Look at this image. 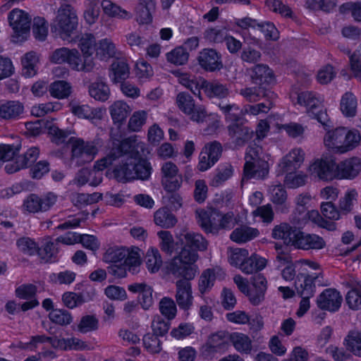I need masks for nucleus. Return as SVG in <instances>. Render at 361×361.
Returning a JSON list of instances; mask_svg holds the SVG:
<instances>
[{"mask_svg":"<svg viewBox=\"0 0 361 361\" xmlns=\"http://www.w3.org/2000/svg\"><path fill=\"white\" fill-rule=\"evenodd\" d=\"M259 235V231L257 228L244 225L234 229L231 233L230 238L237 243H245Z\"/></svg>","mask_w":361,"mask_h":361,"instance_id":"7c9ffc66","label":"nucleus"},{"mask_svg":"<svg viewBox=\"0 0 361 361\" xmlns=\"http://www.w3.org/2000/svg\"><path fill=\"white\" fill-rule=\"evenodd\" d=\"M145 264L147 270L152 274L156 273L160 269L162 265V259L157 248L151 247L147 251Z\"/></svg>","mask_w":361,"mask_h":361,"instance_id":"79ce46f5","label":"nucleus"},{"mask_svg":"<svg viewBox=\"0 0 361 361\" xmlns=\"http://www.w3.org/2000/svg\"><path fill=\"white\" fill-rule=\"evenodd\" d=\"M298 231L296 228L287 223L276 225L272 230L271 236L274 239H280L288 245H295Z\"/></svg>","mask_w":361,"mask_h":361,"instance_id":"393cba45","label":"nucleus"},{"mask_svg":"<svg viewBox=\"0 0 361 361\" xmlns=\"http://www.w3.org/2000/svg\"><path fill=\"white\" fill-rule=\"evenodd\" d=\"M328 281L324 280L322 272L312 275L299 274L295 281L297 293L300 297L312 298L315 292L316 286H325Z\"/></svg>","mask_w":361,"mask_h":361,"instance_id":"6e6552de","label":"nucleus"},{"mask_svg":"<svg viewBox=\"0 0 361 361\" xmlns=\"http://www.w3.org/2000/svg\"><path fill=\"white\" fill-rule=\"evenodd\" d=\"M230 336L231 333L225 330L210 334L202 347L203 353L207 355H211L224 352L229 345Z\"/></svg>","mask_w":361,"mask_h":361,"instance_id":"9d476101","label":"nucleus"},{"mask_svg":"<svg viewBox=\"0 0 361 361\" xmlns=\"http://www.w3.org/2000/svg\"><path fill=\"white\" fill-rule=\"evenodd\" d=\"M68 65L74 71L86 73L92 71L95 66L92 58L85 55L82 57L75 49H73Z\"/></svg>","mask_w":361,"mask_h":361,"instance_id":"cd10ccee","label":"nucleus"},{"mask_svg":"<svg viewBox=\"0 0 361 361\" xmlns=\"http://www.w3.org/2000/svg\"><path fill=\"white\" fill-rule=\"evenodd\" d=\"M266 265L267 260L264 258L252 255L250 257H247L240 269L245 274H252L262 270Z\"/></svg>","mask_w":361,"mask_h":361,"instance_id":"c9c22d12","label":"nucleus"},{"mask_svg":"<svg viewBox=\"0 0 361 361\" xmlns=\"http://www.w3.org/2000/svg\"><path fill=\"white\" fill-rule=\"evenodd\" d=\"M145 349L152 354L159 353L161 350V343L158 336L153 334H146L142 339Z\"/></svg>","mask_w":361,"mask_h":361,"instance_id":"0e129e2a","label":"nucleus"},{"mask_svg":"<svg viewBox=\"0 0 361 361\" xmlns=\"http://www.w3.org/2000/svg\"><path fill=\"white\" fill-rule=\"evenodd\" d=\"M189 54L183 46L176 47L166 54V59L169 62L177 66L186 63L188 61Z\"/></svg>","mask_w":361,"mask_h":361,"instance_id":"864d4df0","label":"nucleus"},{"mask_svg":"<svg viewBox=\"0 0 361 361\" xmlns=\"http://www.w3.org/2000/svg\"><path fill=\"white\" fill-rule=\"evenodd\" d=\"M50 320L59 325H68L72 322L71 314L64 310H53L49 314Z\"/></svg>","mask_w":361,"mask_h":361,"instance_id":"338daca9","label":"nucleus"},{"mask_svg":"<svg viewBox=\"0 0 361 361\" xmlns=\"http://www.w3.org/2000/svg\"><path fill=\"white\" fill-rule=\"evenodd\" d=\"M32 32L36 39L45 40L48 34V26L44 18L40 17L34 18Z\"/></svg>","mask_w":361,"mask_h":361,"instance_id":"052dcab7","label":"nucleus"},{"mask_svg":"<svg viewBox=\"0 0 361 361\" xmlns=\"http://www.w3.org/2000/svg\"><path fill=\"white\" fill-rule=\"evenodd\" d=\"M305 159V153L300 148H294L284 156L278 164L280 173L293 171L300 168Z\"/></svg>","mask_w":361,"mask_h":361,"instance_id":"6ab92c4d","label":"nucleus"},{"mask_svg":"<svg viewBox=\"0 0 361 361\" xmlns=\"http://www.w3.org/2000/svg\"><path fill=\"white\" fill-rule=\"evenodd\" d=\"M128 290L133 293L140 294L139 302L141 307L147 310L154 304L153 288L145 282L133 283L128 285Z\"/></svg>","mask_w":361,"mask_h":361,"instance_id":"aec40b11","label":"nucleus"},{"mask_svg":"<svg viewBox=\"0 0 361 361\" xmlns=\"http://www.w3.org/2000/svg\"><path fill=\"white\" fill-rule=\"evenodd\" d=\"M176 104L178 109L190 118L195 122H203L207 116L204 106L195 104L192 97L185 92H180L176 98Z\"/></svg>","mask_w":361,"mask_h":361,"instance_id":"0eeeda50","label":"nucleus"},{"mask_svg":"<svg viewBox=\"0 0 361 361\" xmlns=\"http://www.w3.org/2000/svg\"><path fill=\"white\" fill-rule=\"evenodd\" d=\"M88 91L91 97L102 102L107 101L111 94L109 86L101 80L91 83Z\"/></svg>","mask_w":361,"mask_h":361,"instance_id":"e433bc0d","label":"nucleus"},{"mask_svg":"<svg viewBox=\"0 0 361 361\" xmlns=\"http://www.w3.org/2000/svg\"><path fill=\"white\" fill-rule=\"evenodd\" d=\"M325 129L327 133L324 137L325 146L336 153H345L356 147L360 140L357 130H347L345 128L335 130Z\"/></svg>","mask_w":361,"mask_h":361,"instance_id":"f03ea898","label":"nucleus"},{"mask_svg":"<svg viewBox=\"0 0 361 361\" xmlns=\"http://www.w3.org/2000/svg\"><path fill=\"white\" fill-rule=\"evenodd\" d=\"M78 16L70 4L61 6L51 25V31L63 40H68L78 27Z\"/></svg>","mask_w":361,"mask_h":361,"instance_id":"20e7f679","label":"nucleus"},{"mask_svg":"<svg viewBox=\"0 0 361 361\" xmlns=\"http://www.w3.org/2000/svg\"><path fill=\"white\" fill-rule=\"evenodd\" d=\"M233 173V167L230 164H226L219 167L216 173L212 180L211 185L219 187L229 179Z\"/></svg>","mask_w":361,"mask_h":361,"instance_id":"09e8293b","label":"nucleus"},{"mask_svg":"<svg viewBox=\"0 0 361 361\" xmlns=\"http://www.w3.org/2000/svg\"><path fill=\"white\" fill-rule=\"evenodd\" d=\"M239 94L249 102H256L264 97H269L271 92L262 87H244L240 90Z\"/></svg>","mask_w":361,"mask_h":361,"instance_id":"ea45409f","label":"nucleus"},{"mask_svg":"<svg viewBox=\"0 0 361 361\" xmlns=\"http://www.w3.org/2000/svg\"><path fill=\"white\" fill-rule=\"evenodd\" d=\"M148 116L147 111L138 110L133 113L128 123V128L131 132H139L145 125Z\"/></svg>","mask_w":361,"mask_h":361,"instance_id":"a18cd8bd","label":"nucleus"},{"mask_svg":"<svg viewBox=\"0 0 361 361\" xmlns=\"http://www.w3.org/2000/svg\"><path fill=\"white\" fill-rule=\"evenodd\" d=\"M347 348L354 355L361 356V333L351 331L345 338Z\"/></svg>","mask_w":361,"mask_h":361,"instance_id":"13d9d810","label":"nucleus"},{"mask_svg":"<svg viewBox=\"0 0 361 361\" xmlns=\"http://www.w3.org/2000/svg\"><path fill=\"white\" fill-rule=\"evenodd\" d=\"M357 192L352 189L345 192L339 200L338 209L341 214H348L352 212L355 202H357Z\"/></svg>","mask_w":361,"mask_h":361,"instance_id":"de8ad7c7","label":"nucleus"},{"mask_svg":"<svg viewBox=\"0 0 361 361\" xmlns=\"http://www.w3.org/2000/svg\"><path fill=\"white\" fill-rule=\"evenodd\" d=\"M228 130L229 135L236 145H243L250 137V129L244 126L241 122L231 123Z\"/></svg>","mask_w":361,"mask_h":361,"instance_id":"2f4dec72","label":"nucleus"},{"mask_svg":"<svg viewBox=\"0 0 361 361\" xmlns=\"http://www.w3.org/2000/svg\"><path fill=\"white\" fill-rule=\"evenodd\" d=\"M197 258V253L183 248L179 255L167 264V271L176 278H182L180 280H192L197 272L195 264Z\"/></svg>","mask_w":361,"mask_h":361,"instance_id":"7ed1b4c3","label":"nucleus"},{"mask_svg":"<svg viewBox=\"0 0 361 361\" xmlns=\"http://www.w3.org/2000/svg\"><path fill=\"white\" fill-rule=\"evenodd\" d=\"M71 111L79 118H83L93 121L102 120L105 113V109L102 108H92L87 104H71Z\"/></svg>","mask_w":361,"mask_h":361,"instance_id":"b1692460","label":"nucleus"},{"mask_svg":"<svg viewBox=\"0 0 361 361\" xmlns=\"http://www.w3.org/2000/svg\"><path fill=\"white\" fill-rule=\"evenodd\" d=\"M357 99L351 92H346L341 99L340 108L347 117H354L357 113Z\"/></svg>","mask_w":361,"mask_h":361,"instance_id":"37998d69","label":"nucleus"},{"mask_svg":"<svg viewBox=\"0 0 361 361\" xmlns=\"http://www.w3.org/2000/svg\"><path fill=\"white\" fill-rule=\"evenodd\" d=\"M145 145L142 142H138L136 136L130 137L123 140L119 147L113 149L109 154H114L112 158L115 160L121 158V164L114 170L115 177L118 180L126 182L137 179L136 162L138 160V152L144 153Z\"/></svg>","mask_w":361,"mask_h":361,"instance_id":"f257e3e1","label":"nucleus"},{"mask_svg":"<svg viewBox=\"0 0 361 361\" xmlns=\"http://www.w3.org/2000/svg\"><path fill=\"white\" fill-rule=\"evenodd\" d=\"M346 302L353 310L361 309V283L353 288L346 295Z\"/></svg>","mask_w":361,"mask_h":361,"instance_id":"4d7b16f0","label":"nucleus"},{"mask_svg":"<svg viewBox=\"0 0 361 361\" xmlns=\"http://www.w3.org/2000/svg\"><path fill=\"white\" fill-rule=\"evenodd\" d=\"M202 86L204 92L210 98L217 97L223 99L229 94V90L226 85L217 80L212 82L204 81Z\"/></svg>","mask_w":361,"mask_h":361,"instance_id":"473e14b6","label":"nucleus"},{"mask_svg":"<svg viewBox=\"0 0 361 361\" xmlns=\"http://www.w3.org/2000/svg\"><path fill=\"white\" fill-rule=\"evenodd\" d=\"M16 245L20 251L27 255H33L37 253L38 245L31 238L23 237L19 238Z\"/></svg>","mask_w":361,"mask_h":361,"instance_id":"774afa93","label":"nucleus"},{"mask_svg":"<svg viewBox=\"0 0 361 361\" xmlns=\"http://www.w3.org/2000/svg\"><path fill=\"white\" fill-rule=\"evenodd\" d=\"M324 240L316 234L298 231L294 247L305 250H320L325 247Z\"/></svg>","mask_w":361,"mask_h":361,"instance_id":"412c9836","label":"nucleus"},{"mask_svg":"<svg viewBox=\"0 0 361 361\" xmlns=\"http://www.w3.org/2000/svg\"><path fill=\"white\" fill-rule=\"evenodd\" d=\"M8 20L10 26L18 35L25 34L30 30L31 18L23 10H12L8 14Z\"/></svg>","mask_w":361,"mask_h":361,"instance_id":"dca6fc26","label":"nucleus"},{"mask_svg":"<svg viewBox=\"0 0 361 361\" xmlns=\"http://www.w3.org/2000/svg\"><path fill=\"white\" fill-rule=\"evenodd\" d=\"M140 249L137 247L127 248L124 264L129 272L136 274L140 271L141 264Z\"/></svg>","mask_w":361,"mask_h":361,"instance_id":"72a5a7b5","label":"nucleus"},{"mask_svg":"<svg viewBox=\"0 0 361 361\" xmlns=\"http://www.w3.org/2000/svg\"><path fill=\"white\" fill-rule=\"evenodd\" d=\"M323 99L312 92H302L298 95V103L306 108L307 114L312 118L316 119L324 129L332 127L326 110L321 108Z\"/></svg>","mask_w":361,"mask_h":361,"instance_id":"39448f33","label":"nucleus"},{"mask_svg":"<svg viewBox=\"0 0 361 361\" xmlns=\"http://www.w3.org/2000/svg\"><path fill=\"white\" fill-rule=\"evenodd\" d=\"M219 217V213L215 210L200 209L196 211L197 224L206 233H217L216 218Z\"/></svg>","mask_w":361,"mask_h":361,"instance_id":"5701e85b","label":"nucleus"},{"mask_svg":"<svg viewBox=\"0 0 361 361\" xmlns=\"http://www.w3.org/2000/svg\"><path fill=\"white\" fill-rule=\"evenodd\" d=\"M95 50L97 56L104 61L115 57L117 51L115 44L109 38L99 40Z\"/></svg>","mask_w":361,"mask_h":361,"instance_id":"f704fd0d","label":"nucleus"},{"mask_svg":"<svg viewBox=\"0 0 361 361\" xmlns=\"http://www.w3.org/2000/svg\"><path fill=\"white\" fill-rule=\"evenodd\" d=\"M258 166L259 165L257 163H255L254 164H251L250 166L248 168H247V166H244L243 178L242 179V181H244L245 179L249 180L251 178H264L269 173V164L267 161L266 170L262 175V171H261V167Z\"/></svg>","mask_w":361,"mask_h":361,"instance_id":"bf43d9fd","label":"nucleus"},{"mask_svg":"<svg viewBox=\"0 0 361 361\" xmlns=\"http://www.w3.org/2000/svg\"><path fill=\"white\" fill-rule=\"evenodd\" d=\"M78 47L83 55L90 57L93 49H96L97 47L94 35L89 33L83 34L79 40Z\"/></svg>","mask_w":361,"mask_h":361,"instance_id":"680f3d73","label":"nucleus"},{"mask_svg":"<svg viewBox=\"0 0 361 361\" xmlns=\"http://www.w3.org/2000/svg\"><path fill=\"white\" fill-rule=\"evenodd\" d=\"M342 301V295L338 291L327 288L318 296L317 303L322 310L336 312L340 308Z\"/></svg>","mask_w":361,"mask_h":361,"instance_id":"2eb2a0df","label":"nucleus"},{"mask_svg":"<svg viewBox=\"0 0 361 361\" xmlns=\"http://www.w3.org/2000/svg\"><path fill=\"white\" fill-rule=\"evenodd\" d=\"M101 5L104 13L109 17L123 20H129L133 17L130 12L109 0H103Z\"/></svg>","mask_w":361,"mask_h":361,"instance_id":"4c0bfd02","label":"nucleus"},{"mask_svg":"<svg viewBox=\"0 0 361 361\" xmlns=\"http://www.w3.org/2000/svg\"><path fill=\"white\" fill-rule=\"evenodd\" d=\"M154 223L162 228H170L177 223V219L168 208L162 207L158 209L154 215Z\"/></svg>","mask_w":361,"mask_h":361,"instance_id":"58836bf2","label":"nucleus"},{"mask_svg":"<svg viewBox=\"0 0 361 361\" xmlns=\"http://www.w3.org/2000/svg\"><path fill=\"white\" fill-rule=\"evenodd\" d=\"M161 183L166 192L177 191L183 183L182 175L178 166L171 161L165 162L161 169Z\"/></svg>","mask_w":361,"mask_h":361,"instance_id":"1a4fd4ad","label":"nucleus"},{"mask_svg":"<svg viewBox=\"0 0 361 361\" xmlns=\"http://www.w3.org/2000/svg\"><path fill=\"white\" fill-rule=\"evenodd\" d=\"M176 301L180 309L189 310L192 305V286L189 281L178 280L176 282Z\"/></svg>","mask_w":361,"mask_h":361,"instance_id":"a211bd4d","label":"nucleus"},{"mask_svg":"<svg viewBox=\"0 0 361 361\" xmlns=\"http://www.w3.org/2000/svg\"><path fill=\"white\" fill-rule=\"evenodd\" d=\"M230 342L235 350L241 354L249 355L252 351V341L247 334L240 332L231 333Z\"/></svg>","mask_w":361,"mask_h":361,"instance_id":"c756f323","label":"nucleus"},{"mask_svg":"<svg viewBox=\"0 0 361 361\" xmlns=\"http://www.w3.org/2000/svg\"><path fill=\"white\" fill-rule=\"evenodd\" d=\"M37 253L44 262H50L55 259L56 249L54 242H51L49 238L44 240L41 247H38Z\"/></svg>","mask_w":361,"mask_h":361,"instance_id":"49530a36","label":"nucleus"},{"mask_svg":"<svg viewBox=\"0 0 361 361\" xmlns=\"http://www.w3.org/2000/svg\"><path fill=\"white\" fill-rule=\"evenodd\" d=\"M361 171V160L357 157L347 159L339 164L336 163V178L353 179Z\"/></svg>","mask_w":361,"mask_h":361,"instance_id":"4468645a","label":"nucleus"},{"mask_svg":"<svg viewBox=\"0 0 361 361\" xmlns=\"http://www.w3.org/2000/svg\"><path fill=\"white\" fill-rule=\"evenodd\" d=\"M179 239L181 243L184 245L183 248L194 251L196 253L197 250L204 251L207 248V240L198 233L185 231L180 233Z\"/></svg>","mask_w":361,"mask_h":361,"instance_id":"4be33fe9","label":"nucleus"},{"mask_svg":"<svg viewBox=\"0 0 361 361\" xmlns=\"http://www.w3.org/2000/svg\"><path fill=\"white\" fill-rule=\"evenodd\" d=\"M252 81L259 85H269L274 82L273 71L267 65L258 63L250 69Z\"/></svg>","mask_w":361,"mask_h":361,"instance_id":"a878e982","label":"nucleus"},{"mask_svg":"<svg viewBox=\"0 0 361 361\" xmlns=\"http://www.w3.org/2000/svg\"><path fill=\"white\" fill-rule=\"evenodd\" d=\"M161 314L169 321L173 319L177 314V307L174 300L169 297L163 298L159 303Z\"/></svg>","mask_w":361,"mask_h":361,"instance_id":"8fccbe9b","label":"nucleus"},{"mask_svg":"<svg viewBox=\"0 0 361 361\" xmlns=\"http://www.w3.org/2000/svg\"><path fill=\"white\" fill-rule=\"evenodd\" d=\"M245 165L247 168L251 164H257L261 167L262 175L264 173L267 166V160L264 158V154L262 148L257 145H250L246 150L245 156Z\"/></svg>","mask_w":361,"mask_h":361,"instance_id":"bb28decb","label":"nucleus"},{"mask_svg":"<svg viewBox=\"0 0 361 361\" xmlns=\"http://www.w3.org/2000/svg\"><path fill=\"white\" fill-rule=\"evenodd\" d=\"M109 110L114 123L118 126L125 123L128 114L131 111L130 106L121 100L114 102L109 106Z\"/></svg>","mask_w":361,"mask_h":361,"instance_id":"c85d7f7f","label":"nucleus"},{"mask_svg":"<svg viewBox=\"0 0 361 361\" xmlns=\"http://www.w3.org/2000/svg\"><path fill=\"white\" fill-rule=\"evenodd\" d=\"M216 276L213 269H206L204 271L199 279V290L201 294L208 292L214 286Z\"/></svg>","mask_w":361,"mask_h":361,"instance_id":"6e6d98bb","label":"nucleus"},{"mask_svg":"<svg viewBox=\"0 0 361 361\" xmlns=\"http://www.w3.org/2000/svg\"><path fill=\"white\" fill-rule=\"evenodd\" d=\"M197 59L201 68L206 71L214 72L223 68L221 54L213 49H202Z\"/></svg>","mask_w":361,"mask_h":361,"instance_id":"ddd939ff","label":"nucleus"},{"mask_svg":"<svg viewBox=\"0 0 361 361\" xmlns=\"http://www.w3.org/2000/svg\"><path fill=\"white\" fill-rule=\"evenodd\" d=\"M219 108L224 113L226 121L231 123H235L240 122L241 114L244 111L240 110L239 106L235 104H220Z\"/></svg>","mask_w":361,"mask_h":361,"instance_id":"603ef678","label":"nucleus"},{"mask_svg":"<svg viewBox=\"0 0 361 361\" xmlns=\"http://www.w3.org/2000/svg\"><path fill=\"white\" fill-rule=\"evenodd\" d=\"M310 175L323 180L336 178V162L328 158L318 159L309 167Z\"/></svg>","mask_w":361,"mask_h":361,"instance_id":"f8f14e48","label":"nucleus"},{"mask_svg":"<svg viewBox=\"0 0 361 361\" xmlns=\"http://www.w3.org/2000/svg\"><path fill=\"white\" fill-rule=\"evenodd\" d=\"M114 154H108L106 157L101 159L97 163V170H91L90 169V178L88 183L92 186H97L102 180V174L101 171H102L104 168L108 167L109 166L113 164V161L115 160V158H112Z\"/></svg>","mask_w":361,"mask_h":361,"instance_id":"a19ab883","label":"nucleus"},{"mask_svg":"<svg viewBox=\"0 0 361 361\" xmlns=\"http://www.w3.org/2000/svg\"><path fill=\"white\" fill-rule=\"evenodd\" d=\"M38 63V57L35 52L30 51L25 54L22 59V64L25 71L24 74L27 77H31L36 74V66Z\"/></svg>","mask_w":361,"mask_h":361,"instance_id":"5fc2aeb1","label":"nucleus"},{"mask_svg":"<svg viewBox=\"0 0 361 361\" xmlns=\"http://www.w3.org/2000/svg\"><path fill=\"white\" fill-rule=\"evenodd\" d=\"M111 80L114 83L123 82L129 76V67L123 61H116L111 65Z\"/></svg>","mask_w":361,"mask_h":361,"instance_id":"c03bdc74","label":"nucleus"},{"mask_svg":"<svg viewBox=\"0 0 361 361\" xmlns=\"http://www.w3.org/2000/svg\"><path fill=\"white\" fill-rule=\"evenodd\" d=\"M49 92L51 96L58 99L67 98L71 92V86L63 80L56 81L51 84Z\"/></svg>","mask_w":361,"mask_h":361,"instance_id":"3c124183","label":"nucleus"},{"mask_svg":"<svg viewBox=\"0 0 361 361\" xmlns=\"http://www.w3.org/2000/svg\"><path fill=\"white\" fill-rule=\"evenodd\" d=\"M97 144L95 140L85 142L80 138H72L71 164L79 166L91 162L98 152Z\"/></svg>","mask_w":361,"mask_h":361,"instance_id":"423d86ee","label":"nucleus"},{"mask_svg":"<svg viewBox=\"0 0 361 361\" xmlns=\"http://www.w3.org/2000/svg\"><path fill=\"white\" fill-rule=\"evenodd\" d=\"M24 112V104L18 100H7L0 103V118L2 120H18L23 117Z\"/></svg>","mask_w":361,"mask_h":361,"instance_id":"f3484780","label":"nucleus"},{"mask_svg":"<svg viewBox=\"0 0 361 361\" xmlns=\"http://www.w3.org/2000/svg\"><path fill=\"white\" fill-rule=\"evenodd\" d=\"M229 252L228 261L230 264L239 269L249 255L248 251L243 248H230Z\"/></svg>","mask_w":361,"mask_h":361,"instance_id":"e2e57ef3","label":"nucleus"},{"mask_svg":"<svg viewBox=\"0 0 361 361\" xmlns=\"http://www.w3.org/2000/svg\"><path fill=\"white\" fill-rule=\"evenodd\" d=\"M221 152L222 147L219 142L214 141L206 144L200 154L198 169L205 171L211 168L219 159Z\"/></svg>","mask_w":361,"mask_h":361,"instance_id":"9b49d317","label":"nucleus"},{"mask_svg":"<svg viewBox=\"0 0 361 361\" xmlns=\"http://www.w3.org/2000/svg\"><path fill=\"white\" fill-rule=\"evenodd\" d=\"M161 239V250L168 255H171L174 250V240L171 232L168 231H161L157 233Z\"/></svg>","mask_w":361,"mask_h":361,"instance_id":"69168bd1","label":"nucleus"}]
</instances>
